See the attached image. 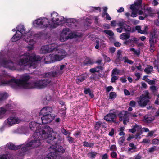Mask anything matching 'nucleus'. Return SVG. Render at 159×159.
<instances>
[{"mask_svg": "<svg viewBox=\"0 0 159 159\" xmlns=\"http://www.w3.org/2000/svg\"><path fill=\"white\" fill-rule=\"evenodd\" d=\"M153 71V67L150 65H148L144 69V71L147 74H151Z\"/></svg>", "mask_w": 159, "mask_h": 159, "instance_id": "393cba45", "label": "nucleus"}, {"mask_svg": "<svg viewBox=\"0 0 159 159\" xmlns=\"http://www.w3.org/2000/svg\"><path fill=\"white\" fill-rule=\"evenodd\" d=\"M33 24L34 26L40 28H53V26L50 23L49 20L45 17H41L34 21Z\"/></svg>", "mask_w": 159, "mask_h": 159, "instance_id": "0eeeda50", "label": "nucleus"}, {"mask_svg": "<svg viewBox=\"0 0 159 159\" xmlns=\"http://www.w3.org/2000/svg\"><path fill=\"white\" fill-rule=\"evenodd\" d=\"M102 124V122H98L96 123L95 125V127L97 129H98V128H99L100 125H101Z\"/></svg>", "mask_w": 159, "mask_h": 159, "instance_id": "69168bd1", "label": "nucleus"}, {"mask_svg": "<svg viewBox=\"0 0 159 159\" xmlns=\"http://www.w3.org/2000/svg\"><path fill=\"white\" fill-rule=\"evenodd\" d=\"M125 140V137L124 136H122L120 137L119 140V143L120 144H122Z\"/></svg>", "mask_w": 159, "mask_h": 159, "instance_id": "8fccbe9b", "label": "nucleus"}, {"mask_svg": "<svg viewBox=\"0 0 159 159\" xmlns=\"http://www.w3.org/2000/svg\"><path fill=\"white\" fill-rule=\"evenodd\" d=\"M0 159H13L10 154L0 156Z\"/></svg>", "mask_w": 159, "mask_h": 159, "instance_id": "473e14b6", "label": "nucleus"}, {"mask_svg": "<svg viewBox=\"0 0 159 159\" xmlns=\"http://www.w3.org/2000/svg\"><path fill=\"white\" fill-rule=\"evenodd\" d=\"M136 105V102L133 100L129 102V105L130 106L134 107H135Z\"/></svg>", "mask_w": 159, "mask_h": 159, "instance_id": "6e6d98bb", "label": "nucleus"}, {"mask_svg": "<svg viewBox=\"0 0 159 159\" xmlns=\"http://www.w3.org/2000/svg\"><path fill=\"white\" fill-rule=\"evenodd\" d=\"M129 146L131 148L128 149V152H135V150L136 149V146L134 145L133 143H131L129 144Z\"/></svg>", "mask_w": 159, "mask_h": 159, "instance_id": "7c9ffc66", "label": "nucleus"}, {"mask_svg": "<svg viewBox=\"0 0 159 159\" xmlns=\"http://www.w3.org/2000/svg\"><path fill=\"white\" fill-rule=\"evenodd\" d=\"M61 132L65 135L67 136L70 135L71 134V132L68 130H67L64 128H62L61 130Z\"/></svg>", "mask_w": 159, "mask_h": 159, "instance_id": "72a5a7b5", "label": "nucleus"}, {"mask_svg": "<svg viewBox=\"0 0 159 159\" xmlns=\"http://www.w3.org/2000/svg\"><path fill=\"white\" fill-rule=\"evenodd\" d=\"M150 90L152 91V92L153 93L155 92L156 91H157V88L156 86H152L150 87Z\"/></svg>", "mask_w": 159, "mask_h": 159, "instance_id": "603ef678", "label": "nucleus"}, {"mask_svg": "<svg viewBox=\"0 0 159 159\" xmlns=\"http://www.w3.org/2000/svg\"><path fill=\"white\" fill-rule=\"evenodd\" d=\"M134 128L136 130V131H139L141 129V126L137 125H136L135 126H134Z\"/></svg>", "mask_w": 159, "mask_h": 159, "instance_id": "5fc2aeb1", "label": "nucleus"}, {"mask_svg": "<svg viewBox=\"0 0 159 159\" xmlns=\"http://www.w3.org/2000/svg\"><path fill=\"white\" fill-rule=\"evenodd\" d=\"M86 77V75H82L78 77L76 79V82L77 83L79 84V83L85 80Z\"/></svg>", "mask_w": 159, "mask_h": 159, "instance_id": "bb28decb", "label": "nucleus"}, {"mask_svg": "<svg viewBox=\"0 0 159 159\" xmlns=\"http://www.w3.org/2000/svg\"><path fill=\"white\" fill-rule=\"evenodd\" d=\"M58 151L49 153L44 159H62L61 157L58 154V152L63 153L65 151V149L62 146H60L58 149Z\"/></svg>", "mask_w": 159, "mask_h": 159, "instance_id": "9b49d317", "label": "nucleus"}, {"mask_svg": "<svg viewBox=\"0 0 159 159\" xmlns=\"http://www.w3.org/2000/svg\"><path fill=\"white\" fill-rule=\"evenodd\" d=\"M143 16H139V19L141 20H143L145 17L148 16V15L147 14L145 13L144 14H143Z\"/></svg>", "mask_w": 159, "mask_h": 159, "instance_id": "864d4df0", "label": "nucleus"}, {"mask_svg": "<svg viewBox=\"0 0 159 159\" xmlns=\"http://www.w3.org/2000/svg\"><path fill=\"white\" fill-rule=\"evenodd\" d=\"M103 56L105 60L108 62H109L110 61V59L109 57H107L106 55H103Z\"/></svg>", "mask_w": 159, "mask_h": 159, "instance_id": "0e129e2a", "label": "nucleus"}, {"mask_svg": "<svg viewBox=\"0 0 159 159\" xmlns=\"http://www.w3.org/2000/svg\"><path fill=\"white\" fill-rule=\"evenodd\" d=\"M155 146L152 147L150 148L149 149L148 152H154L156 149Z\"/></svg>", "mask_w": 159, "mask_h": 159, "instance_id": "052dcab7", "label": "nucleus"}, {"mask_svg": "<svg viewBox=\"0 0 159 159\" xmlns=\"http://www.w3.org/2000/svg\"><path fill=\"white\" fill-rule=\"evenodd\" d=\"M52 111L51 107H46L43 108L40 111V113L42 115H52L51 113Z\"/></svg>", "mask_w": 159, "mask_h": 159, "instance_id": "dca6fc26", "label": "nucleus"}, {"mask_svg": "<svg viewBox=\"0 0 159 159\" xmlns=\"http://www.w3.org/2000/svg\"><path fill=\"white\" fill-rule=\"evenodd\" d=\"M128 112L127 111H124L120 112L118 116L120 118V120H122L123 119H126L128 121Z\"/></svg>", "mask_w": 159, "mask_h": 159, "instance_id": "412c9836", "label": "nucleus"}, {"mask_svg": "<svg viewBox=\"0 0 159 159\" xmlns=\"http://www.w3.org/2000/svg\"><path fill=\"white\" fill-rule=\"evenodd\" d=\"M67 140L70 143L72 144L75 142V139L74 138L68 135L66 137Z\"/></svg>", "mask_w": 159, "mask_h": 159, "instance_id": "c9c22d12", "label": "nucleus"}, {"mask_svg": "<svg viewBox=\"0 0 159 159\" xmlns=\"http://www.w3.org/2000/svg\"><path fill=\"white\" fill-rule=\"evenodd\" d=\"M152 143L158 145L159 144V140L157 139H153L152 141Z\"/></svg>", "mask_w": 159, "mask_h": 159, "instance_id": "3c124183", "label": "nucleus"}, {"mask_svg": "<svg viewBox=\"0 0 159 159\" xmlns=\"http://www.w3.org/2000/svg\"><path fill=\"white\" fill-rule=\"evenodd\" d=\"M41 58L38 56H36L34 53L31 54L26 52L19 55L14 60L17 65L24 66V69L29 68H35L37 66L38 61L41 60Z\"/></svg>", "mask_w": 159, "mask_h": 159, "instance_id": "20e7f679", "label": "nucleus"}, {"mask_svg": "<svg viewBox=\"0 0 159 159\" xmlns=\"http://www.w3.org/2000/svg\"><path fill=\"white\" fill-rule=\"evenodd\" d=\"M41 118L42 123L46 124L50 123L53 119L54 116L52 115H43Z\"/></svg>", "mask_w": 159, "mask_h": 159, "instance_id": "4468645a", "label": "nucleus"}, {"mask_svg": "<svg viewBox=\"0 0 159 159\" xmlns=\"http://www.w3.org/2000/svg\"><path fill=\"white\" fill-rule=\"evenodd\" d=\"M7 145L9 149L15 150L20 148H21L23 146V145L15 146L12 143H9L7 144Z\"/></svg>", "mask_w": 159, "mask_h": 159, "instance_id": "4be33fe9", "label": "nucleus"}, {"mask_svg": "<svg viewBox=\"0 0 159 159\" xmlns=\"http://www.w3.org/2000/svg\"><path fill=\"white\" fill-rule=\"evenodd\" d=\"M135 29L138 31V33L143 34L147 33L148 28L147 25H145L141 29L140 26H137L135 27Z\"/></svg>", "mask_w": 159, "mask_h": 159, "instance_id": "6ab92c4d", "label": "nucleus"}, {"mask_svg": "<svg viewBox=\"0 0 159 159\" xmlns=\"http://www.w3.org/2000/svg\"><path fill=\"white\" fill-rule=\"evenodd\" d=\"M139 10L135 9L134 10H132V12L131 13L130 16L133 17H135L137 16V14L136 12Z\"/></svg>", "mask_w": 159, "mask_h": 159, "instance_id": "37998d69", "label": "nucleus"}, {"mask_svg": "<svg viewBox=\"0 0 159 159\" xmlns=\"http://www.w3.org/2000/svg\"><path fill=\"white\" fill-rule=\"evenodd\" d=\"M83 145L85 147H91L93 145V144L91 143H89L88 142H84L83 143Z\"/></svg>", "mask_w": 159, "mask_h": 159, "instance_id": "c03bdc74", "label": "nucleus"}, {"mask_svg": "<svg viewBox=\"0 0 159 159\" xmlns=\"http://www.w3.org/2000/svg\"><path fill=\"white\" fill-rule=\"evenodd\" d=\"M130 51L133 52V54L134 55H135L137 56H139L140 53V50H136L134 48H130L129 49Z\"/></svg>", "mask_w": 159, "mask_h": 159, "instance_id": "2f4dec72", "label": "nucleus"}, {"mask_svg": "<svg viewBox=\"0 0 159 159\" xmlns=\"http://www.w3.org/2000/svg\"><path fill=\"white\" fill-rule=\"evenodd\" d=\"M124 92L125 95L126 96H128L130 95V93L129 92L127 89H124Z\"/></svg>", "mask_w": 159, "mask_h": 159, "instance_id": "338daca9", "label": "nucleus"}, {"mask_svg": "<svg viewBox=\"0 0 159 159\" xmlns=\"http://www.w3.org/2000/svg\"><path fill=\"white\" fill-rule=\"evenodd\" d=\"M123 59L124 60V62L125 63H127L130 64H132L134 63V62L132 61L126 57H123Z\"/></svg>", "mask_w": 159, "mask_h": 159, "instance_id": "e433bc0d", "label": "nucleus"}, {"mask_svg": "<svg viewBox=\"0 0 159 159\" xmlns=\"http://www.w3.org/2000/svg\"><path fill=\"white\" fill-rule=\"evenodd\" d=\"M150 142V140L147 139H144L143 141H142V143H149Z\"/></svg>", "mask_w": 159, "mask_h": 159, "instance_id": "bf43d9fd", "label": "nucleus"}, {"mask_svg": "<svg viewBox=\"0 0 159 159\" xmlns=\"http://www.w3.org/2000/svg\"><path fill=\"white\" fill-rule=\"evenodd\" d=\"M97 154V153L95 152H91L89 154V155L91 158H95Z\"/></svg>", "mask_w": 159, "mask_h": 159, "instance_id": "09e8293b", "label": "nucleus"}, {"mask_svg": "<svg viewBox=\"0 0 159 159\" xmlns=\"http://www.w3.org/2000/svg\"><path fill=\"white\" fill-rule=\"evenodd\" d=\"M8 96L7 93L5 92H0V102L6 99Z\"/></svg>", "mask_w": 159, "mask_h": 159, "instance_id": "a878e982", "label": "nucleus"}, {"mask_svg": "<svg viewBox=\"0 0 159 159\" xmlns=\"http://www.w3.org/2000/svg\"><path fill=\"white\" fill-rule=\"evenodd\" d=\"M116 96V94L114 92H111L109 94V98L113 100Z\"/></svg>", "mask_w": 159, "mask_h": 159, "instance_id": "ea45409f", "label": "nucleus"}, {"mask_svg": "<svg viewBox=\"0 0 159 159\" xmlns=\"http://www.w3.org/2000/svg\"><path fill=\"white\" fill-rule=\"evenodd\" d=\"M21 121V119L18 117L14 116H11L9 117L5 122H7V125L11 126L20 123Z\"/></svg>", "mask_w": 159, "mask_h": 159, "instance_id": "ddd939ff", "label": "nucleus"}, {"mask_svg": "<svg viewBox=\"0 0 159 159\" xmlns=\"http://www.w3.org/2000/svg\"><path fill=\"white\" fill-rule=\"evenodd\" d=\"M61 34L66 36H69V39L76 38L77 37H80L81 36V34H77L72 33L70 30L68 28L64 29Z\"/></svg>", "mask_w": 159, "mask_h": 159, "instance_id": "f8f14e48", "label": "nucleus"}, {"mask_svg": "<svg viewBox=\"0 0 159 159\" xmlns=\"http://www.w3.org/2000/svg\"><path fill=\"white\" fill-rule=\"evenodd\" d=\"M11 104H8L6 105V108L0 107V119L2 118L5 115V114L7 111L9 109H11Z\"/></svg>", "mask_w": 159, "mask_h": 159, "instance_id": "f3484780", "label": "nucleus"}, {"mask_svg": "<svg viewBox=\"0 0 159 159\" xmlns=\"http://www.w3.org/2000/svg\"><path fill=\"white\" fill-rule=\"evenodd\" d=\"M103 69V67L102 66H97L96 67L91 69L90 70V72L92 73H94L95 72L99 73L100 72H102Z\"/></svg>", "mask_w": 159, "mask_h": 159, "instance_id": "b1692460", "label": "nucleus"}, {"mask_svg": "<svg viewBox=\"0 0 159 159\" xmlns=\"http://www.w3.org/2000/svg\"><path fill=\"white\" fill-rule=\"evenodd\" d=\"M54 134H48L43 133L39 135L37 133H34L32 136L29 139L27 142L23 144L21 148L22 152L18 153L17 156V158L23 159L25 154V152L30 149H34L40 147L42 144V140L48 138L50 140H53L56 139V136L52 137V135Z\"/></svg>", "mask_w": 159, "mask_h": 159, "instance_id": "f03ea898", "label": "nucleus"}, {"mask_svg": "<svg viewBox=\"0 0 159 159\" xmlns=\"http://www.w3.org/2000/svg\"><path fill=\"white\" fill-rule=\"evenodd\" d=\"M10 52L4 54V52H0V86L7 85H10L15 89L24 88L30 89L33 88L42 89L49 84L51 81L48 79L29 81L30 77L29 75H22L20 79H11L7 80L9 75L3 70L2 67L9 68L12 70L16 69V65L12 61V57Z\"/></svg>", "mask_w": 159, "mask_h": 159, "instance_id": "f257e3e1", "label": "nucleus"}, {"mask_svg": "<svg viewBox=\"0 0 159 159\" xmlns=\"http://www.w3.org/2000/svg\"><path fill=\"white\" fill-rule=\"evenodd\" d=\"M116 117V114L114 113H110L105 116L104 119L107 121H113Z\"/></svg>", "mask_w": 159, "mask_h": 159, "instance_id": "aec40b11", "label": "nucleus"}, {"mask_svg": "<svg viewBox=\"0 0 159 159\" xmlns=\"http://www.w3.org/2000/svg\"><path fill=\"white\" fill-rule=\"evenodd\" d=\"M151 99L149 92L146 90L140 96L137 102L139 106L143 107L146 106Z\"/></svg>", "mask_w": 159, "mask_h": 159, "instance_id": "1a4fd4ad", "label": "nucleus"}, {"mask_svg": "<svg viewBox=\"0 0 159 159\" xmlns=\"http://www.w3.org/2000/svg\"><path fill=\"white\" fill-rule=\"evenodd\" d=\"M40 52L43 54L50 52L52 53V54L46 57L44 59L45 63L47 64L61 60L67 54V52L64 49L60 48L54 43L43 46L41 48Z\"/></svg>", "mask_w": 159, "mask_h": 159, "instance_id": "7ed1b4c3", "label": "nucleus"}, {"mask_svg": "<svg viewBox=\"0 0 159 159\" xmlns=\"http://www.w3.org/2000/svg\"><path fill=\"white\" fill-rule=\"evenodd\" d=\"M139 40V39L135 37H133L131 38V39H129L128 40H126L124 42V44L126 45H129V43L131 42H137Z\"/></svg>", "mask_w": 159, "mask_h": 159, "instance_id": "c756f323", "label": "nucleus"}, {"mask_svg": "<svg viewBox=\"0 0 159 159\" xmlns=\"http://www.w3.org/2000/svg\"><path fill=\"white\" fill-rule=\"evenodd\" d=\"M50 20L52 22L51 24L53 26V28L62 24L65 21L64 18L62 16H60L55 12H53L51 14Z\"/></svg>", "mask_w": 159, "mask_h": 159, "instance_id": "6e6552de", "label": "nucleus"}, {"mask_svg": "<svg viewBox=\"0 0 159 159\" xmlns=\"http://www.w3.org/2000/svg\"><path fill=\"white\" fill-rule=\"evenodd\" d=\"M69 39V36H66L61 34L59 39L61 42H63L66 41Z\"/></svg>", "mask_w": 159, "mask_h": 159, "instance_id": "f704fd0d", "label": "nucleus"}, {"mask_svg": "<svg viewBox=\"0 0 159 159\" xmlns=\"http://www.w3.org/2000/svg\"><path fill=\"white\" fill-rule=\"evenodd\" d=\"M112 76V78H111V81L112 83H114L115 82V81L116 80H117L118 79V77L117 76H115L114 75H113Z\"/></svg>", "mask_w": 159, "mask_h": 159, "instance_id": "13d9d810", "label": "nucleus"}, {"mask_svg": "<svg viewBox=\"0 0 159 159\" xmlns=\"http://www.w3.org/2000/svg\"><path fill=\"white\" fill-rule=\"evenodd\" d=\"M130 37V34L129 33H122L120 36V38L122 40L128 39Z\"/></svg>", "mask_w": 159, "mask_h": 159, "instance_id": "cd10ccee", "label": "nucleus"}, {"mask_svg": "<svg viewBox=\"0 0 159 159\" xmlns=\"http://www.w3.org/2000/svg\"><path fill=\"white\" fill-rule=\"evenodd\" d=\"M93 73V74H92L90 77V78L91 79L95 80H98L99 79V75H98L97 74L94 73Z\"/></svg>", "mask_w": 159, "mask_h": 159, "instance_id": "4c0bfd02", "label": "nucleus"}, {"mask_svg": "<svg viewBox=\"0 0 159 159\" xmlns=\"http://www.w3.org/2000/svg\"><path fill=\"white\" fill-rule=\"evenodd\" d=\"M141 0H137L134 3V4L131 5L130 7V9L132 10L135 9L139 10L141 8Z\"/></svg>", "mask_w": 159, "mask_h": 159, "instance_id": "a211bd4d", "label": "nucleus"}, {"mask_svg": "<svg viewBox=\"0 0 159 159\" xmlns=\"http://www.w3.org/2000/svg\"><path fill=\"white\" fill-rule=\"evenodd\" d=\"M141 156L139 154H138L134 156V159H141Z\"/></svg>", "mask_w": 159, "mask_h": 159, "instance_id": "774afa93", "label": "nucleus"}, {"mask_svg": "<svg viewBox=\"0 0 159 159\" xmlns=\"http://www.w3.org/2000/svg\"><path fill=\"white\" fill-rule=\"evenodd\" d=\"M134 75L136 77V78L135 79L136 80H139L142 75V74L140 73L139 72H136L134 74Z\"/></svg>", "mask_w": 159, "mask_h": 159, "instance_id": "49530a36", "label": "nucleus"}, {"mask_svg": "<svg viewBox=\"0 0 159 159\" xmlns=\"http://www.w3.org/2000/svg\"><path fill=\"white\" fill-rule=\"evenodd\" d=\"M111 156L113 158H116L117 157V154L116 152H112L111 153Z\"/></svg>", "mask_w": 159, "mask_h": 159, "instance_id": "680f3d73", "label": "nucleus"}, {"mask_svg": "<svg viewBox=\"0 0 159 159\" xmlns=\"http://www.w3.org/2000/svg\"><path fill=\"white\" fill-rule=\"evenodd\" d=\"M156 40V39L153 36L151 37L149 39V43L150 47V50L151 52L153 51V49L154 47V44Z\"/></svg>", "mask_w": 159, "mask_h": 159, "instance_id": "5701e85b", "label": "nucleus"}, {"mask_svg": "<svg viewBox=\"0 0 159 159\" xmlns=\"http://www.w3.org/2000/svg\"><path fill=\"white\" fill-rule=\"evenodd\" d=\"M135 67L137 69V70L140 71H142L143 69L142 68V66L140 63L138 64V65L135 66Z\"/></svg>", "mask_w": 159, "mask_h": 159, "instance_id": "de8ad7c7", "label": "nucleus"}, {"mask_svg": "<svg viewBox=\"0 0 159 159\" xmlns=\"http://www.w3.org/2000/svg\"><path fill=\"white\" fill-rule=\"evenodd\" d=\"M113 88L112 86H110L106 88V91L107 92H110L111 90H113Z\"/></svg>", "mask_w": 159, "mask_h": 159, "instance_id": "e2e57ef3", "label": "nucleus"}, {"mask_svg": "<svg viewBox=\"0 0 159 159\" xmlns=\"http://www.w3.org/2000/svg\"><path fill=\"white\" fill-rule=\"evenodd\" d=\"M65 65H58L53 67L54 70L53 72L47 73L45 74L46 77H55L61 74L64 72Z\"/></svg>", "mask_w": 159, "mask_h": 159, "instance_id": "9d476101", "label": "nucleus"}, {"mask_svg": "<svg viewBox=\"0 0 159 159\" xmlns=\"http://www.w3.org/2000/svg\"><path fill=\"white\" fill-rule=\"evenodd\" d=\"M120 72V70L117 68L114 69L112 71L111 76H112L113 75H118L119 74Z\"/></svg>", "mask_w": 159, "mask_h": 159, "instance_id": "58836bf2", "label": "nucleus"}, {"mask_svg": "<svg viewBox=\"0 0 159 159\" xmlns=\"http://www.w3.org/2000/svg\"><path fill=\"white\" fill-rule=\"evenodd\" d=\"M21 36H22L21 35L19 34H17L16 33V34L11 38V40L12 42H16L19 40Z\"/></svg>", "mask_w": 159, "mask_h": 159, "instance_id": "c85d7f7f", "label": "nucleus"}, {"mask_svg": "<svg viewBox=\"0 0 159 159\" xmlns=\"http://www.w3.org/2000/svg\"><path fill=\"white\" fill-rule=\"evenodd\" d=\"M137 115L136 114H132L131 113L129 112H128V118H130L131 119H133L134 118L136 117Z\"/></svg>", "mask_w": 159, "mask_h": 159, "instance_id": "79ce46f5", "label": "nucleus"}, {"mask_svg": "<svg viewBox=\"0 0 159 159\" xmlns=\"http://www.w3.org/2000/svg\"><path fill=\"white\" fill-rule=\"evenodd\" d=\"M117 24L119 26L122 27L125 31H130L131 30V27L127 25L126 24V22L124 20H122Z\"/></svg>", "mask_w": 159, "mask_h": 159, "instance_id": "2eb2a0df", "label": "nucleus"}, {"mask_svg": "<svg viewBox=\"0 0 159 159\" xmlns=\"http://www.w3.org/2000/svg\"><path fill=\"white\" fill-rule=\"evenodd\" d=\"M29 127L30 129L34 133H37L39 135L43 133L48 134H56V133L53 132V129L49 126L46 125L43 126L42 125L39 123H36L35 121H32L29 123Z\"/></svg>", "mask_w": 159, "mask_h": 159, "instance_id": "423d86ee", "label": "nucleus"}, {"mask_svg": "<svg viewBox=\"0 0 159 159\" xmlns=\"http://www.w3.org/2000/svg\"><path fill=\"white\" fill-rule=\"evenodd\" d=\"M17 30L16 33L17 34H20L22 36L24 40L25 41L29 44L31 45L28 47V50H31L33 49V46L35 43V41L33 39H38L41 37L43 34V33L39 32L36 34H34L33 32L30 31L26 33H24V31L25 30L24 26L22 25H19L17 27Z\"/></svg>", "mask_w": 159, "mask_h": 159, "instance_id": "39448f33", "label": "nucleus"}, {"mask_svg": "<svg viewBox=\"0 0 159 159\" xmlns=\"http://www.w3.org/2000/svg\"><path fill=\"white\" fill-rule=\"evenodd\" d=\"M105 16H106V18L108 20H111V18L108 13H106L105 14H102L103 17H104Z\"/></svg>", "mask_w": 159, "mask_h": 159, "instance_id": "4d7b16f0", "label": "nucleus"}, {"mask_svg": "<svg viewBox=\"0 0 159 159\" xmlns=\"http://www.w3.org/2000/svg\"><path fill=\"white\" fill-rule=\"evenodd\" d=\"M104 32L110 36H112L114 35V33L111 30H105L104 31Z\"/></svg>", "mask_w": 159, "mask_h": 159, "instance_id": "a18cd8bd", "label": "nucleus"}, {"mask_svg": "<svg viewBox=\"0 0 159 159\" xmlns=\"http://www.w3.org/2000/svg\"><path fill=\"white\" fill-rule=\"evenodd\" d=\"M93 62V61L89 58H87L84 61V63L85 65L91 64Z\"/></svg>", "mask_w": 159, "mask_h": 159, "instance_id": "a19ab883", "label": "nucleus"}]
</instances>
